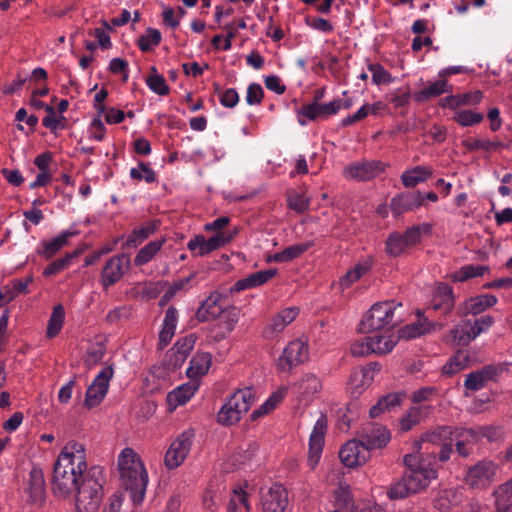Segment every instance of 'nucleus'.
<instances>
[{"label":"nucleus","mask_w":512,"mask_h":512,"mask_svg":"<svg viewBox=\"0 0 512 512\" xmlns=\"http://www.w3.org/2000/svg\"><path fill=\"white\" fill-rule=\"evenodd\" d=\"M88 471L85 446L76 441L67 442L54 463L53 493L58 497H68L81 485Z\"/></svg>","instance_id":"f257e3e1"},{"label":"nucleus","mask_w":512,"mask_h":512,"mask_svg":"<svg viewBox=\"0 0 512 512\" xmlns=\"http://www.w3.org/2000/svg\"><path fill=\"white\" fill-rule=\"evenodd\" d=\"M435 461V455H432L429 460L416 454L405 455L403 462L407 471L403 473L401 479L388 488L389 499H403L428 487L431 480L437 477V471L433 467Z\"/></svg>","instance_id":"f03ea898"},{"label":"nucleus","mask_w":512,"mask_h":512,"mask_svg":"<svg viewBox=\"0 0 512 512\" xmlns=\"http://www.w3.org/2000/svg\"><path fill=\"white\" fill-rule=\"evenodd\" d=\"M118 469L122 485L130 491L133 503H142L148 474L140 456L132 448H124L118 456Z\"/></svg>","instance_id":"7ed1b4c3"},{"label":"nucleus","mask_w":512,"mask_h":512,"mask_svg":"<svg viewBox=\"0 0 512 512\" xmlns=\"http://www.w3.org/2000/svg\"><path fill=\"white\" fill-rule=\"evenodd\" d=\"M103 468L92 466L76 488V511L98 512L103 499Z\"/></svg>","instance_id":"20e7f679"},{"label":"nucleus","mask_w":512,"mask_h":512,"mask_svg":"<svg viewBox=\"0 0 512 512\" xmlns=\"http://www.w3.org/2000/svg\"><path fill=\"white\" fill-rule=\"evenodd\" d=\"M401 306L394 300L375 303L361 320V331L369 333L396 326L401 321L396 309Z\"/></svg>","instance_id":"39448f33"},{"label":"nucleus","mask_w":512,"mask_h":512,"mask_svg":"<svg viewBox=\"0 0 512 512\" xmlns=\"http://www.w3.org/2000/svg\"><path fill=\"white\" fill-rule=\"evenodd\" d=\"M495 323L491 315H484L480 318L464 320L450 331L452 341L457 346H467L480 334L487 332Z\"/></svg>","instance_id":"423d86ee"},{"label":"nucleus","mask_w":512,"mask_h":512,"mask_svg":"<svg viewBox=\"0 0 512 512\" xmlns=\"http://www.w3.org/2000/svg\"><path fill=\"white\" fill-rule=\"evenodd\" d=\"M497 470L498 467L493 461L480 460L468 467L464 476V483L471 489H486L494 481Z\"/></svg>","instance_id":"0eeeda50"},{"label":"nucleus","mask_w":512,"mask_h":512,"mask_svg":"<svg viewBox=\"0 0 512 512\" xmlns=\"http://www.w3.org/2000/svg\"><path fill=\"white\" fill-rule=\"evenodd\" d=\"M195 437L194 429H186L170 444L165 453L164 464L170 469L178 468L188 456Z\"/></svg>","instance_id":"6e6552de"},{"label":"nucleus","mask_w":512,"mask_h":512,"mask_svg":"<svg viewBox=\"0 0 512 512\" xmlns=\"http://www.w3.org/2000/svg\"><path fill=\"white\" fill-rule=\"evenodd\" d=\"M112 365L104 367L88 386L85 394L84 406L92 409L98 406L106 396L109 389V382L113 377Z\"/></svg>","instance_id":"1a4fd4ad"},{"label":"nucleus","mask_w":512,"mask_h":512,"mask_svg":"<svg viewBox=\"0 0 512 512\" xmlns=\"http://www.w3.org/2000/svg\"><path fill=\"white\" fill-rule=\"evenodd\" d=\"M130 268V258L126 254H118L110 257L100 275V283L105 290L121 280Z\"/></svg>","instance_id":"9d476101"},{"label":"nucleus","mask_w":512,"mask_h":512,"mask_svg":"<svg viewBox=\"0 0 512 512\" xmlns=\"http://www.w3.org/2000/svg\"><path fill=\"white\" fill-rule=\"evenodd\" d=\"M309 350L307 343L301 340H293L284 348L278 359V369L283 372H290L308 360Z\"/></svg>","instance_id":"9b49d317"},{"label":"nucleus","mask_w":512,"mask_h":512,"mask_svg":"<svg viewBox=\"0 0 512 512\" xmlns=\"http://www.w3.org/2000/svg\"><path fill=\"white\" fill-rule=\"evenodd\" d=\"M385 169L381 161L354 162L343 169V176L347 180L369 181L379 176Z\"/></svg>","instance_id":"f8f14e48"},{"label":"nucleus","mask_w":512,"mask_h":512,"mask_svg":"<svg viewBox=\"0 0 512 512\" xmlns=\"http://www.w3.org/2000/svg\"><path fill=\"white\" fill-rule=\"evenodd\" d=\"M326 431L327 417L322 414L317 419L309 438V451L307 462L311 469H314L316 467L321 458Z\"/></svg>","instance_id":"ddd939ff"},{"label":"nucleus","mask_w":512,"mask_h":512,"mask_svg":"<svg viewBox=\"0 0 512 512\" xmlns=\"http://www.w3.org/2000/svg\"><path fill=\"white\" fill-rule=\"evenodd\" d=\"M263 512H287L289 506L288 492L281 484L272 485L262 493Z\"/></svg>","instance_id":"4468645a"},{"label":"nucleus","mask_w":512,"mask_h":512,"mask_svg":"<svg viewBox=\"0 0 512 512\" xmlns=\"http://www.w3.org/2000/svg\"><path fill=\"white\" fill-rule=\"evenodd\" d=\"M339 458L344 466L354 468L367 461L369 451L362 440H350L340 449Z\"/></svg>","instance_id":"2eb2a0df"},{"label":"nucleus","mask_w":512,"mask_h":512,"mask_svg":"<svg viewBox=\"0 0 512 512\" xmlns=\"http://www.w3.org/2000/svg\"><path fill=\"white\" fill-rule=\"evenodd\" d=\"M299 314L296 307L285 308L274 315L265 325L262 335L265 339L276 338Z\"/></svg>","instance_id":"dca6fc26"},{"label":"nucleus","mask_w":512,"mask_h":512,"mask_svg":"<svg viewBox=\"0 0 512 512\" xmlns=\"http://www.w3.org/2000/svg\"><path fill=\"white\" fill-rule=\"evenodd\" d=\"M455 306V297L453 289L446 283H440L432 296L428 311L439 312L442 315H448Z\"/></svg>","instance_id":"f3484780"},{"label":"nucleus","mask_w":512,"mask_h":512,"mask_svg":"<svg viewBox=\"0 0 512 512\" xmlns=\"http://www.w3.org/2000/svg\"><path fill=\"white\" fill-rule=\"evenodd\" d=\"M497 301V297L492 294H481L475 297H470L458 306V316H476L483 313L488 308L495 306Z\"/></svg>","instance_id":"a211bd4d"},{"label":"nucleus","mask_w":512,"mask_h":512,"mask_svg":"<svg viewBox=\"0 0 512 512\" xmlns=\"http://www.w3.org/2000/svg\"><path fill=\"white\" fill-rule=\"evenodd\" d=\"M390 439L389 430L378 424L364 427L361 432V440L368 451L386 446Z\"/></svg>","instance_id":"6ab92c4d"},{"label":"nucleus","mask_w":512,"mask_h":512,"mask_svg":"<svg viewBox=\"0 0 512 512\" xmlns=\"http://www.w3.org/2000/svg\"><path fill=\"white\" fill-rule=\"evenodd\" d=\"M298 400L305 404L310 402L322 389L321 380L313 373L305 374L293 385Z\"/></svg>","instance_id":"aec40b11"},{"label":"nucleus","mask_w":512,"mask_h":512,"mask_svg":"<svg viewBox=\"0 0 512 512\" xmlns=\"http://www.w3.org/2000/svg\"><path fill=\"white\" fill-rule=\"evenodd\" d=\"M457 453L467 458L472 454L473 446L479 442L478 434L474 428H456L454 427L453 439Z\"/></svg>","instance_id":"412c9836"},{"label":"nucleus","mask_w":512,"mask_h":512,"mask_svg":"<svg viewBox=\"0 0 512 512\" xmlns=\"http://www.w3.org/2000/svg\"><path fill=\"white\" fill-rule=\"evenodd\" d=\"M424 204V197L421 192H406L399 194L391 200V210L395 215L414 210Z\"/></svg>","instance_id":"4be33fe9"},{"label":"nucleus","mask_w":512,"mask_h":512,"mask_svg":"<svg viewBox=\"0 0 512 512\" xmlns=\"http://www.w3.org/2000/svg\"><path fill=\"white\" fill-rule=\"evenodd\" d=\"M198 388L199 384L194 380H190L170 391L167 395L169 409L175 410L177 407L186 404L194 396Z\"/></svg>","instance_id":"5701e85b"},{"label":"nucleus","mask_w":512,"mask_h":512,"mask_svg":"<svg viewBox=\"0 0 512 512\" xmlns=\"http://www.w3.org/2000/svg\"><path fill=\"white\" fill-rule=\"evenodd\" d=\"M379 371V366L376 363L369 364L360 369H355L349 378V386L352 393L359 394L373 381V372Z\"/></svg>","instance_id":"b1692460"},{"label":"nucleus","mask_w":512,"mask_h":512,"mask_svg":"<svg viewBox=\"0 0 512 512\" xmlns=\"http://www.w3.org/2000/svg\"><path fill=\"white\" fill-rule=\"evenodd\" d=\"M454 427L437 426L431 430L422 433L418 440L414 442V448L417 453L422 449V444H440L443 441L453 439Z\"/></svg>","instance_id":"393cba45"},{"label":"nucleus","mask_w":512,"mask_h":512,"mask_svg":"<svg viewBox=\"0 0 512 512\" xmlns=\"http://www.w3.org/2000/svg\"><path fill=\"white\" fill-rule=\"evenodd\" d=\"M277 274V269L270 268L267 270L257 271L248 275L247 277L238 280L232 287L233 292H240L246 289L261 286L267 283Z\"/></svg>","instance_id":"a878e982"},{"label":"nucleus","mask_w":512,"mask_h":512,"mask_svg":"<svg viewBox=\"0 0 512 512\" xmlns=\"http://www.w3.org/2000/svg\"><path fill=\"white\" fill-rule=\"evenodd\" d=\"M26 492L29 494V502L36 503L44 499L45 479L43 470L33 467L29 472Z\"/></svg>","instance_id":"bb28decb"},{"label":"nucleus","mask_w":512,"mask_h":512,"mask_svg":"<svg viewBox=\"0 0 512 512\" xmlns=\"http://www.w3.org/2000/svg\"><path fill=\"white\" fill-rule=\"evenodd\" d=\"M220 298L219 293L213 292L202 302L196 312L198 321L206 322L221 316L223 308L219 304Z\"/></svg>","instance_id":"cd10ccee"},{"label":"nucleus","mask_w":512,"mask_h":512,"mask_svg":"<svg viewBox=\"0 0 512 512\" xmlns=\"http://www.w3.org/2000/svg\"><path fill=\"white\" fill-rule=\"evenodd\" d=\"M431 412V406H412L410 407L402 418L399 420L400 430L408 432L418 425L423 419L428 417Z\"/></svg>","instance_id":"c85d7f7f"},{"label":"nucleus","mask_w":512,"mask_h":512,"mask_svg":"<svg viewBox=\"0 0 512 512\" xmlns=\"http://www.w3.org/2000/svg\"><path fill=\"white\" fill-rule=\"evenodd\" d=\"M178 316V311L175 307L171 306L166 310L162 329L159 333L160 348L166 347L174 337L178 323Z\"/></svg>","instance_id":"c756f323"},{"label":"nucleus","mask_w":512,"mask_h":512,"mask_svg":"<svg viewBox=\"0 0 512 512\" xmlns=\"http://www.w3.org/2000/svg\"><path fill=\"white\" fill-rule=\"evenodd\" d=\"M405 394L401 392H394L380 397L375 405L370 408L369 416L377 418L382 413L391 411L400 406Z\"/></svg>","instance_id":"7c9ffc66"},{"label":"nucleus","mask_w":512,"mask_h":512,"mask_svg":"<svg viewBox=\"0 0 512 512\" xmlns=\"http://www.w3.org/2000/svg\"><path fill=\"white\" fill-rule=\"evenodd\" d=\"M77 235V231H63L56 237L52 238L49 241L42 242V249L38 250V254L44 257L45 259L52 258L56 253H58L65 245L68 243V239L72 236Z\"/></svg>","instance_id":"2f4dec72"},{"label":"nucleus","mask_w":512,"mask_h":512,"mask_svg":"<svg viewBox=\"0 0 512 512\" xmlns=\"http://www.w3.org/2000/svg\"><path fill=\"white\" fill-rule=\"evenodd\" d=\"M418 320L415 324L411 326H406L403 330V336L405 337H418L429 333L431 331L441 329L443 327L442 323L429 321L427 317L424 316L423 312H417Z\"/></svg>","instance_id":"473e14b6"},{"label":"nucleus","mask_w":512,"mask_h":512,"mask_svg":"<svg viewBox=\"0 0 512 512\" xmlns=\"http://www.w3.org/2000/svg\"><path fill=\"white\" fill-rule=\"evenodd\" d=\"M212 362V357L207 352H197L193 355L189 362V367L186 370V375L191 380H194L200 376L205 375Z\"/></svg>","instance_id":"72a5a7b5"},{"label":"nucleus","mask_w":512,"mask_h":512,"mask_svg":"<svg viewBox=\"0 0 512 512\" xmlns=\"http://www.w3.org/2000/svg\"><path fill=\"white\" fill-rule=\"evenodd\" d=\"M495 512H512V478L493 491Z\"/></svg>","instance_id":"f704fd0d"},{"label":"nucleus","mask_w":512,"mask_h":512,"mask_svg":"<svg viewBox=\"0 0 512 512\" xmlns=\"http://www.w3.org/2000/svg\"><path fill=\"white\" fill-rule=\"evenodd\" d=\"M377 341H373V337H364L360 340L355 341L350 348L351 354L357 357L367 356L371 353L375 354H387V351L391 347L392 342L389 341L388 345L381 348L375 345Z\"/></svg>","instance_id":"c9c22d12"},{"label":"nucleus","mask_w":512,"mask_h":512,"mask_svg":"<svg viewBox=\"0 0 512 512\" xmlns=\"http://www.w3.org/2000/svg\"><path fill=\"white\" fill-rule=\"evenodd\" d=\"M228 400L234 409L242 416L247 413L255 401V393L252 388L246 387L234 392Z\"/></svg>","instance_id":"e433bc0d"},{"label":"nucleus","mask_w":512,"mask_h":512,"mask_svg":"<svg viewBox=\"0 0 512 512\" xmlns=\"http://www.w3.org/2000/svg\"><path fill=\"white\" fill-rule=\"evenodd\" d=\"M463 499L462 493L456 488L443 489L438 493L434 501V507L439 511L446 512L457 506Z\"/></svg>","instance_id":"4c0bfd02"},{"label":"nucleus","mask_w":512,"mask_h":512,"mask_svg":"<svg viewBox=\"0 0 512 512\" xmlns=\"http://www.w3.org/2000/svg\"><path fill=\"white\" fill-rule=\"evenodd\" d=\"M431 175V167L419 165L404 171L401 175V181L406 188H413L419 183L425 182Z\"/></svg>","instance_id":"58836bf2"},{"label":"nucleus","mask_w":512,"mask_h":512,"mask_svg":"<svg viewBox=\"0 0 512 512\" xmlns=\"http://www.w3.org/2000/svg\"><path fill=\"white\" fill-rule=\"evenodd\" d=\"M449 91L450 86L448 85L446 79L441 78L433 83H430L422 90L416 92L414 98L417 102H424Z\"/></svg>","instance_id":"ea45409f"},{"label":"nucleus","mask_w":512,"mask_h":512,"mask_svg":"<svg viewBox=\"0 0 512 512\" xmlns=\"http://www.w3.org/2000/svg\"><path fill=\"white\" fill-rule=\"evenodd\" d=\"M494 369L486 367L482 370L471 372L466 376L464 386L471 391H478L482 389L488 380L492 378Z\"/></svg>","instance_id":"a19ab883"},{"label":"nucleus","mask_w":512,"mask_h":512,"mask_svg":"<svg viewBox=\"0 0 512 512\" xmlns=\"http://www.w3.org/2000/svg\"><path fill=\"white\" fill-rule=\"evenodd\" d=\"M159 222L151 220L142 226L135 228L127 238V245L136 247L144 240L149 238L158 229Z\"/></svg>","instance_id":"79ce46f5"},{"label":"nucleus","mask_w":512,"mask_h":512,"mask_svg":"<svg viewBox=\"0 0 512 512\" xmlns=\"http://www.w3.org/2000/svg\"><path fill=\"white\" fill-rule=\"evenodd\" d=\"M470 357L467 351L459 350L450 360L442 367V373L446 376H452L468 367Z\"/></svg>","instance_id":"37998d69"},{"label":"nucleus","mask_w":512,"mask_h":512,"mask_svg":"<svg viewBox=\"0 0 512 512\" xmlns=\"http://www.w3.org/2000/svg\"><path fill=\"white\" fill-rule=\"evenodd\" d=\"M165 239L151 241L142 247L134 258L136 266H143L150 262L152 258L161 250Z\"/></svg>","instance_id":"c03bdc74"},{"label":"nucleus","mask_w":512,"mask_h":512,"mask_svg":"<svg viewBox=\"0 0 512 512\" xmlns=\"http://www.w3.org/2000/svg\"><path fill=\"white\" fill-rule=\"evenodd\" d=\"M488 271V266L468 264L454 272L451 278L455 282H464L470 278L483 276Z\"/></svg>","instance_id":"a18cd8bd"},{"label":"nucleus","mask_w":512,"mask_h":512,"mask_svg":"<svg viewBox=\"0 0 512 512\" xmlns=\"http://www.w3.org/2000/svg\"><path fill=\"white\" fill-rule=\"evenodd\" d=\"M312 246V242L298 243L286 247L280 252L275 253V259L277 263L289 262L293 259L298 258L305 253Z\"/></svg>","instance_id":"49530a36"},{"label":"nucleus","mask_w":512,"mask_h":512,"mask_svg":"<svg viewBox=\"0 0 512 512\" xmlns=\"http://www.w3.org/2000/svg\"><path fill=\"white\" fill-rule=\"evenodd\" d=\"M65 311L61 304L54 306L47 325V337L53 338L59 334L64 324Z\"/></svg>","instance_id":"de8ad7c7"},{"label":"nucleus","mask_w":512,"mask_h":512,"mask_svg":"<svg viewBox=\"0 0 512 512\" xmlns=\"http://www.w3.org/2000/svg\"><path fill=\"white\" fill-rule=\"evenodd\" d=\"M238 232V227L235 226L231 229H228L227 232H218L209 239H206V247L208 248V252L210 253L225 246L238 234Z\"/></svg>","instance_id":"09e8293b"},{"label":"nucleus","mask_w":512,"mask_h":512,"mask_svg":"<svg viewBox=\"0 0 512 512\" xmlns=\"http://www.w3.org/2000/svg\"><path fill=\"white\" fill-rule=\"evenodd\" d=\"M238 232V227L235 226L231 229H228L227 232H218L209 239H206V247L208 248V252L210 253L225 246L238 234Z\"/></svg>","instance_id":"8fccbe9b"},{"label":"nucleus","mask_w":512,"mask_h":512,"mask_svg":"<svg viewBox=\"0 0 512 512\" xmlns=\"http://www.w3.org/2000/svg\"><path fill=\"white\" fill-rule=\"evenodd\" d=\"M161 42V33L155 28H147L145 34L137 40V45L142 52H148Z\"/></svg>","instance_id":"3c124183"},{"label":"nucleus","mask_w":512,"mask_h":512,"mask_svg":"<svg viewBox=\"0 0 512 512\" xmlns=\"http://www.w3.org/2000/svg\"><path fill=\"white\" fill-rule=\"evenodd\" d=\"M462 145L469 151L483 150L486 152H490L504 146V144L500 141H491L478 138H470L464 140L462 141Z\"/></svg>","instance_id":"603ef678"},{"label":"nucleus","mask_w":512,"mask_h":512,"mask_svg":"<svg viewBox=\"0 0 512 512\" xmlns=\"http://www.w3.org/2000/svg\"><path fill=\"white\" fill-rule=\"evenodd\" d=\"M452 119L462 127H469L480 124L484 115L472 110H458L454 113Z\"/></svg>","instance_id":"864d4df0"},{"label":"nucleus","mask_w":512,"mask_h":512,"mask_svg":"<svg viewBox=\"0 0 512 512\" xmlns=\"http://www.w3.org/2000/svg\"><path fill=\"white\" fill-rule=\"evenodd\" d=\"M249 504L247 494L242 489H235L227 505V512H248Z\"/></svg>","instance_id":"5fc2aeb1"},{"label":"nucleus","mask_w":512,"mask_h":512,"mask_svg":"<svg viewBox=\"0 0 512 512\" xmlns=\"http://www.w3.org/2000/svg\"><path fill=\"white\" fill-rule=\"evenodd\" d=\"M319 118H322L321 103L312 101L298 110V122L301 125H306V120L315 121Z\"/></svg>","instance_id":"6e6d98bb"},{"label":"nucleus","mask_w":512,"mask_h":512,"mask_svg":"<svg viewBox=\"0 0 512 512\" xmlns=\"http://www.w3.org/2000/svg\"><path fill=\"white\" fill-rule=\"evenodd\" d=\"M79 255L78 251L66 254L63 258L52 261L43 271L46 277L53 276L70 266L72 260Z\"/></svg>","instance_id":"4d7b16f0"},{"label":"nucleus","mask_w":512,"mask_h":512,"mask_svg":"<svg viewBox=\"0 0 512 512\" xmlns=\"http://www.w3.org/2000/svg\"><path fill=\"white\" fill-rule=\"evenodd\" d=\"M408 246L404 239L401 237V233H393L389 235L385 243V251L391 257H398L403 254Z\"/></svg>","instance_id":"13d9d810"},{"label":"nucleus","mask_w":512,"mask_h":512,"mask_svg":"<svg viewBox=\"0 0 512 512\" xmlns=\"http://www.w3.org/2000/svg\"><path fill=\"white\" fill-rule=\"evenodd\" d=\"M129 174L133 180H144L146 183H154L156 181V173L149 163L139 162L137 167L130 169Z\"/></svg>","instance_id":"bf43d9fd"},{"label":"nucleus","mask_w":512,"mask_h":512,"mask_svg":"<svg viewBox=\"0 0 512 512\" xmlns=\"http://www.w3.org/2000/svg\"><path fill=\"white\" fill-rule=\"evenodd\" d=\"M371 269V263L364 261L356 264L351 270H349L345 276L341 279V285L343 287H349L363 275H365Z\"/></svg>","instance_id":"052dcab7"},{"label":"nucleus","mask_w":512,"mask_h":512,"mask_svg":"<svg viewBox=\"0 0 512 512\" xmlns=\"http://www.w3.org/2000/svg\"><path fill=\"white\" fill-rule=\"evenodd\" d=\"M241 417L231 402L227 400L218 412L217 421L222 425H232L238 422Z\"/></svg>","instance_id":"680f3d73"},{"label":"nucleus","mask_w":512,"mask_h":512,"mask_svg":"<svg viewBox=\"0 0 512 512\" xmlns=\"http://www.w3.org/2000/svg\"><path fill=\"white\" fill-rule=\"evenodd\" d=\"M106 353V347L103 343L97 342L92 344L84 358V363L88 368H92L93 366L99 364L104 355Z\"/></svg>","instance_id":"e2e57ef3"},{"label":"nucleus","mask_w":512,"mask_h":512,"mask_svg":"<svg viewBox=\"0 0 512 512\" xmlns=\"http://www.w3.org/2000/svg\"><path fill=\"white\" fill-rule=\"evenodd\" d=\"M368 70L372 73V82L376 85H387L393 81L390 72L379 63H370Z\"/></svg>","instance_id":"0e129e2a"},{"label":"nucleus","mask_w":512,"mask_h":512,"mask_svg":"<svg viewBox=\"0 0 512 512\" xmlns=\"http://www.w3.org/2000/svg\"><path fill=\"white\" fill-rule=\"evenodd\" d=\"M238 319L235 315H226L222 317L217 323L214 324V331L222 330V334L216 336V341L219 342L225 339L235 328Z\"/></svg>","instance_id":"69168bd1"},{"label":"nucleus","mask_w":512,"mask_h":512,"mask_svg":"<svg viewBox=\"0 0 512 512\" xmlns=\"http://www.w3.org/2000/svg\"><path fill=\"white\" fill-rule=\"evenodd\" d=\"M146 84L151 91L160 96H164L169 93V87L166 84V80L159 73L150 74L146 78Z\"/></svg>","instance_id":"338daca9"},{"label":"nucleus","mask_w":512,"mask_h":512,"mask_svg":"<svg viewBox=\"0 0 512 512\" xmlns=\"http://www.w3.org/2000/svg\"><path fill=\"white\" fill-rule=\"evenodd\" d=\"M288 206L298 213H303L309 209L310 201L309 199L298 193H293L288 196L287 199Z\"/></svg>","instance_id":"774afa93"}]
</instances>
